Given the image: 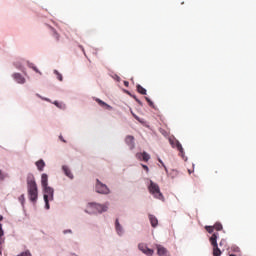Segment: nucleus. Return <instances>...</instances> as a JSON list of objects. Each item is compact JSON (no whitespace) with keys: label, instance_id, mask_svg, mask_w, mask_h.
Masks as SVG:
<instances>
[{"label":"nucleus","instance_id":"f257e3e1","mask_svg":"<svg viewBox=\"0 0 256 256\" xmlns=\"http://www.w3.org/2000/svg\"><path fill=\"white\" fill-rule=\"evenodd\" d=\"M27 191L30 202L35 204L38 200V188L35 182V177L32 174L27 176Z\"/></svg>","mask_w":256,"mask_h":256},{"label":"nucleus","instance_id":"f03ea898","mask_svg":"<svg viewBox=\"0 0 256 256\" xmlns=\"http://www.w3.org/2000/svg\"><path fill=\"white\" fill-rule=\"evenodd\" d=\"M148 190L153 195L154 198L159 200H162L164 198L163 194L160 192V187L152 180L150 181Z\"/></svg>","mask_w":256,"mask_h":256},{"label":"nucleus","instance_id":"7ed1b4c3","mask_svg":"<svg viewBox=\"0 0 256 256\" xmlns=\"http://www.w3.org/2000/svg\"><path fill=\"white\" fill-rule=\"evenodd\" d=\"M218 235H219L218 233H214L210 237V242H211V245L213 247V252H212L213 256H221L222 255V252H221V250H220V248L218 247V244H217Z\"/></svg>","mask_w":256,"mask_h":256},{"label":"nucleus","instance_id":"20e7f679","mask_svg":"<svg viewBox=\"0 0 256 256\" xmlns=\"http://www.w3.org/2000/svg\"><path fill=\"white\" fill-rule=\"evenodd\" d=\"M96 192L100 194H108L110 190L105 184L101 183L100 180L97 179Z\"/></svg>","mask_w":256,"mask_h":256},{"label":"nucleus","instance_id":"39448f33","mask_svg":"<svg viewBox=\"0 0 256 256\" xmlns=\"http://www.w3.org/2000/svg\"><path fill=\"white\" fill-rule=\"evenodd\" d=\"M138 249L144 253L146 256H153L154 250L149 248L146 244H139Z\"/></svg>","mask_w":256,"mask_h":256},{"label":"nucleus","instance_id":"423d86ee","mask_svg":"<svg viewBox=\"0 0 256 256\" xmlns=\"http://www.w3.org/2000/svg\"><path fill=\"white\" fill-rule=\"evenodd\" d=\"M138 249L144 253L146 256H153L154 250L149 248L146 244H139Z\"/></svg>","mask_w":256,"mask_h":256},{"label":"nucleus","instance_id":"0eeeda50","mask_svg":"<svg viewBox=\"0 0 256 256\" xmlns=\"http://www.w3.org/2000/svg\"><path fill=\"white\" fill-rule=\"evenodd\" d=\"M138 249L144 253L146 256H153L154 250L149 248L146 244H139Z\"/></svg>","mask_w":256,"mask_h":256},{"label":"nucleus","instance_id":"6e6552de","mask_svg":"<svg viewBox=\"0 0 256 256\" xmlns=\"http://www.w3.org/2000/svg\"><path fill=\"white\" fill-rule=\"evenodd\" d=\"M158 256H171L170 252L162 245H156Z\"/></svg>","mask_w":256,"mask_h":256},{"label":"nucleus","instance_id":"1a4fd4ad","mask_svg":"<svg viewBox=\"0 0 256 256\" xmlns=\"http://www.w3.org/2000/svg\"><path fill=\"white\" fill-rule=\"evenodd\" d=\"M171 145H172L173 147H175L176 149H178V151H179V153H180V155H181L182 157L184 156L183 146H182V144L180 143L179 140H172V141H171Z\"/></svg>","mask_w":256,"mask_h":256},{"label":"nucleus","instance_id":"9d476101","mask_svg":"<svg viewBox=\"0 0 256 256\" xmlns=\"http://www.w3.org/2000/svg\"><path fill=\"white\" fill-rule=\"evenodd\" d=\"M135 156L139 161L149 162L150 160V155L146 153V151H144V153H137Z\"/></svg>","mask_w":256,"mask_h":256},{"label":"nucleus","instance_id":"9b49d317","mask_svg":"<svg viewBox=\"0 0 256 256\" xmlns=\"http://www.w3.org/2000/svg\"><path fill=\"white\" fill-rule=\"evenodd\" d=\"M86 213L96 214L97 213V203H89L85 209Z\"/></svg>","mask_w":256,"mask_h":256},{"label":"nucleus","instance_id":"f8f14e48","mask_svg":"<svg viewBox=\"0 0 256 256\" xmlns=\"http://www.w3.org/2000/svg\"><path fill=\"white\" fill-rule=\"evenodd\" d=\"M159 162L164 167L166 173H168V169L166 168L165 164L162 162L161 159H159ZM168 175L170 176L171 179H175V177H177L179 175V173H178V170L172 169V170H170V173H168Z\"/></svg>","mask_w":256,"mask_h":256},{"label":"nucleus","instance_id":"ddd939ff","mask_svg":"<svg viewBox=\"0 0 256 256\" xmlns=\"http://www.w3.org/2000/svg\"><path fill=\"white\" fill-rule=\"evenodd\" d=\"M126 144L129 146L130 150H133L135 147V138L131 135L126 136L125 139Z\"/></svg>","mask_w":256,"mask_h":256},{"label":"nucleus","instance_id":"4468645a","mask_svg":"<svg viewBox=\"0 0 256 256\" xmlns=\"http://www.w3.org/2000/svg\"><path fill=\"white\" fill-rule=\"evenodd\" d=\"M13 78H14V81L17 82L18 84L26 83V79L20 73H14Z\"/></svg>","mask_w":256,"mask_h":256},{"label":"nucleus","instance_id":"2eb2a0df","mask_svg":"<svg viewBox=\"0 0 256 256\" xmlns=\"http://www.w3.org/2000/svg\"><path fill=\"white\" fill-rule=\"evenodd\" d=\"M43 190H44V195H48V199L53 200V193H54L53 188L46 186L43 188Z\"/></svg>","mask_w":256,"mask_h":256},{"label":"nucleus","instance_id":"dca6fc26","mask_svg":"<svg viewBox=\"0 0 256 256\" xmlns=\"http://www.w3.org/2000/svg\"><path fill=\"white\" fill-rule=\"evenodd\" d=\"M95 101L101 106V107H106L108 109V111H112L113 107L106 104L105 101L99 99V98H96Z\"/></svg>","mask_w":256,"mask_h":256},{"label":"nucleus","instance_id":"f3484780","mask_svg":"<svg viewBox=\"0 0 256 256\" xmlns=\"http://www.w3.org/2000/svg\"><path fill=\"white\" fill-rule=\"evenodd\" d=\"M41 186H42V188L48 187V175L47 174L41 175Z\"/></svg>","mask_w":256,"mask_h":256},{"label":"nucleus","instance_id":"a211bd4d","mask_svg":"<svg viewBox=\"0 0 256 256\" xmlns=\"http://www.w3.org/2000/svg\"><path fill=\"white\" fill-rule=\"evenodd\" d=\"M107 210H108V206L96 204V213H103V212H106Z\"/></svg>","mask_w":256,"mask_h":256},{"label":"nucleus","instance_id":"6ab92c4d","mask_svg":"<svg viewBox=\"0 0 256 256\" xmlns=\"http://www.w3.org/2000/svg\"><path fill=\"white\" fill-rule=\"evenodd\" d=\"M149 220L151 222L152 228H156L158 225L157 217L152 214H149Z\"/></svg>","mask_w":256,"mask_h":256},{"label":"nucleus","instance_id":"aec40b11","mask_svg":"<svg viewBox=\"0 0 256 256\" xmlns=\"http://www.w3.org/2000/svg\"><path fill=\"white\" fill-rule=\"evenodd\" d=\"M36 166L40 172L44 171V167H45L44 160L43 159L38 160V162H36Z\"/></svg>","mask_w":256,"mask_h":256},{"label":"nucleus","instance_id":"412c9836","mask_svg":"<svg viewBox=\"0 0 256 256\" xmlns=\"http://www.w3.org/2000/svg\"><path fill=\"white\" fill-rule=\"evenodd\" d=\"M64 173L66 174V176L69 177V179H73V174L71 173V169L68 166H63L62 167Z\"/></svg>","mask_w":256,"mask_h":256},{"label":"nucleus","instance_id":"4be33fe9","mask_svg":"<svg viewBox=\"0 0 256 256\" xmlns=\"http://www.w3.org/2000/svg\"><path fill=\"white\" fill-rule=\"evenodd\" d=\"M136 88L139 94L147 95V90L143 88L140 84H137Z\"/></svg>","mask_w":256,"mask_h":256},{"label":"nucleus","instance_id":"5701e85b","mask_svg":"<svg viewBox=\"0 0 256 256\" xmlns=\"http://www.w3.org/2000/svg\"><path fill=\"white\" fill-rule=\"evenodd\" d=\"M54 74L56 75V78L59 82H63V76L58 70H54Z\"/></svg>","mask_w":256,"mask_h":256},{"label":"nucleus","instance_id":"b1692460","mask_svg":"<svg viewBox=\"0 0 256 256\" xmlns=\"http://www.w3.org/2000/svg\"><path fill=\"white\" fill-rule=\"evenodd\" d=\"M213 228H214V230H216V231H221V230H223V225H222L221 223L217 222V223H215V224L213 225Z\"/></svg>","mask_w":256,"mask_h":256},{"label":"nucleus","instance_id":"393cba45","mask_svg":"<svg viewBox=\"0 0 256 256\" xmlns=\"http://www.w3.org/2000/svg\"><path fill=\"white\" fill-rule=\"evenodd\" d=\"M44 201L46 203V209L49 210L50 205H49V196L48 195H44Z\"/></svg>","mask_w":256,"mask_h":256},{"label":"nucleus","instance_id":"a878e982","mask_svg":"<svg viewBox=\"0 0 256 256\" xmlns=\"http://www.w3.org/2000/svg\"><path fill=\"white\" fill-rule=\"evenodd\" d=\"M116 230L118 231V234L122 233V227L119 223V220H116Z\"/></svg>","mask_w":256,"mask_h":256},{"label":"nucleus","instance_id":"bb28decb","mask_svg":"<svg viewBox=\"0 0 256 256\" xmlns=\"http://www.w3.org/2000/svg\"><path fill=\"white\" fill-rule=\"evenodd\" d=\"M53 104L60 109H63L65 107V105L62 104V102L54 101Z\"/></svg>","mask_w":256,"mask_h":256},{"label":"nucleus","instance_id":"cd10ccee","mask_svg":"<svg viewBox=\"0 0 256 256\" xmlns=\"http://www.w3.org/2000/svg\"><path fill=\"white\" fill-rule=\"evenodd\" d=\"M145 100L150 107L155 108L154 102L151 99H149V97H145Z\"/></svg>","mask_w":256,"mask_h":256},{"label":"nucleus","instance_id":"c85d7f7f","mask_svg":"<svg viewBox=\"0 0 256 256\" xmlns=\"http://www.w3.org/2000/svg\"><path fill=\"white\" fill-rule=\"evenodd\" d=\"M16 256H32V254H31L30 251L27 250V251H24V252H22V253L16 255Z\"/></svg>","mask_w":256,"mask_h":256},{"label":"nucleus","instance_id":"c756f323","mask_svg":"<svg viewBox=\"0 0 256 256\" xmlns=\"http://www.w3.org/2000/svg\"><path fill=\"white\" fill-rule=\"evenodd\" d=\"M205 230H206L208 233H213V232H214V226H205Z\"/></svg>","mask_w":256,"mask_h":256},{"label":"nucleus","instance_id":"7c9ffc66","mask_svg":"<svg viewBox=\"0 0 256 256\" xmlns=\"http://www.w3.org/2000/svg\"><path fill=\"white\" fill-rule=\"evenodd\" d=\"M29 67L32 68L34 72H36V73L42 75V72L39 71L35 66H33V64H29Z\"/></svg>","mask_w":256,"mask_h":256},{"label":"nucleus","instance_id":"2f4dec72","mask_svg":"<svg viewBox=\"0 0 256 256\" xmlns=\"http://www.w3.org/2000/svg\"><path fill=\"white\" fill-rule=\"evenodd\" d=\"M19 201L21 202L22 205L25 204L26 198H25V195H24V194H22V195L19 197Z\"/></svg>","mask_w":256,"mask_h":256},{"label":"nucleus","instance_id":"473e14b6","mask_svg":"<svg viewBox=\"0 0 256 256\" xmlns=\"http://www.w3.org/2000/svg\"><path fill=\"white\" fill-rule=\"evenodd\" d=\"M2 220H3V217L0 215V221ZM3 235H4V232L2 230V225L0 224V238L3 237Z\"/></svg>","mask_w":256,"mask_h":256},{"label":"nucleus","instance_id":"72a5a7b5","mask_svg":"<svg viewBox=\"0 0 256 256\" xmlns=\"http://www.w3.org/2000/svg\"><path fill=\"white\" fill-rule=\"evenodd\" d=\"M142 167H143V169L148 173L149 172V167L147 166V165H143L142 164Z\"/></svg>","mask_w":256,"mask_h":256},{"label":"nucleus","instance_id":"f704fd0d","mask_svg":"<svg viewBox=\"0 0 256 256\" xmlns=\"http://www.w3.org/2000/svg\"><path fill=\"white\" fill-rule=\"evenodd\" d=\"M4 179H5V175L0 170V180H4Z\"/></svg>","mask_w":256,"mask_h":256},{"label":"nucleus","instance_id":"c9c22d12","mask_svg":"<svg viewBox=\"0 0 256 256\" xmlns=\"http://www.w3.org/2000/svg\"><path fill=\"white\" fill-rule=\"evenodd\" d=\"M134 99L138 104L142 105L141 101L138 98L134 97Z\"/></svg>","mask_w":256,"mask_h":256},{"label":"nucleus","instance_id":"e433bc0d","mask_svg":"<svg viewBox=\"0 0 256 256\" xmlns=\"http://www.w3.org/2000/svg\"><path fill=\"white\" fill-rule=\"evenodd\" d=\"M129 82L128 81H124V85L126 86V87H129Z\"/></svg>","mask_w":256,"mask_h":256},{"label":"nucleus","instance_id":"4c0bfd02","mask_svg":"<svg viewBox=\"0 0 256 256\" xmlns=\"http://www.w3.org/2000/svg\"><path fill=\"white\" fill-rule=\"evenodd\" d=\"M56 40H59V34L55 33Z\"/></svg>","mask_w":256,"mask_h":256},{"label":"nucleus","instance_id":"58836bf2","mask_svg":"<svg viewBox=\"0 0 256 256\" xmlns=\"http://www.w3.org/2000/svg\"><path fill=\"white\" fill-rule=\"evenodd\" d=\"M71 232H72L71 230H66V231H64L65 234L71 233Z\"/></svg>","mask_w":256,"mask_h":256},{"label":"nucleus","instance_id":"ea45409f","mask_svg":"<svg viewBox=\"0 0 256 256\" xmlns=\"http://www.w3.org/2000/svg\"><path fill=\"white\" fill-rule=\"evenodd\" d=\"M133 116L138 119V117L136 115L133 114Z\"/></svg>","mask_w":256,"mask_h":256},{"label":"nucleus","instance_id":"a19ab883","mask_svg":"<svg viewBox=\"0 0 256 256\" xmlns=\"http://www.w3.org/2000/svg\"><path fill=\"white\" fill-rule=\"evenodd\" d=\"M60 139H61L63 142H65V140H64V139H62L61 137H60Z\"/></svg>","mask_w":256,"mask_h":256},{"label":"nucleus","instance_id":"79ce46f5","mask_svg":"<svg viewBox=\"0 0 256 256\" xmlns=\"http://www.w3.org/2000/svg\"><path fill=\"white\" fill-rule=\"evenodd\" d=\"M230 256H236L235 254H230Z\"/></svg>","mask_w":256,"mask_h":256},{"label":"nucleus","instance_id":"37998d69","mask_svg":"<svg viewBox=\"0 0 256 256\" xmlns=\"http://www.w3.org/2000/svg\"><path fill=\"white\" fill-rule=\"evenodd\" d=\"M223 245V243L222 242H220V246H222Z\"/></svg>","mask_w":256,"mask_h":256},{"label":"nucleus","instance_id":"c03bdc74","mask_svg":"<svg viewBox=\"0 0 256 256\" xmlns=\"http://www.w3.org/2000/svg\"><path fill=\"white\" fill-rule=\"evenodd\" d=\"M223 245V243L222 242H220V246H222Z\"/></svg>","mask_w":256,"mask_h":256}]
</instances>
